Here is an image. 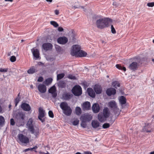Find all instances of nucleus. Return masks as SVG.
I'll return each instance as SVG.
<instances>
[{"mask_svg":"<svg viewBox=\"0 0 154 154\" xmlns=\"http://www.w3.org/2000/svg\"><path fill=\"white\" fill-rule=\"evenodd\" d=\"M109 19L108 18H100L97 20L96 24L97 27L100 29H103L109 26Z\"/></svg>","mask_w":154,"mask_h":154,"instance_id":"obj_1","label":"nucleus"},{"mask_svg":"<svg viewBox=\"0 0 154 154\" xmlns=\"http://www.w3.org/2000/svg\"><path fill=\"white\" fill-rule=\"evenodd\" d=\"M60 107L62 110L63 113L67 116H70L72 112L70 107L67 102H63L60 103Z\"/></svg>","mask_w":154,"mask_h":154,"instance_id":"obj_2","label":"nucleus"},{"mask_svg":"<svg viewBox=\"0 0 154 154\" xmlns=\"http://www.w3.org/2000/svg\"><path fill=\"white\" fill-rule=\"evenodd\" d=\"M16 116L18 122L20 123L19 126L22 125L25 122V114L22 112H19L17 114Z\"/></svg>","mask_w":154,"mask_h":154,"instance_id":"obj_3","label":"nucleus"},{"mask_svg":"<svg viewBox=\"0 0 154 154\" xmlns=\"http://www.w3.org/2000/svg\"><path fill=\"white\" fill-rule=\"evenodd\" d=\"M72 92L75 96H79L82 94V89L79 85L74 86L72 90Z\"/></svg>","mask_w":154,"mask_h":154,"instance_id":"obj_4","label":"nucleus"},{"mask_svg":"<svg viewBox=\"0 0 154 154\" xmlns=\"http://www.w3.org/2000/svg\"><path fill=\"white\" fill-rule=\"evenodd\" d=\"M45 116V110L42 108L40 107L38 110V118L42 123H43L45 121V119L44 118Z\"/></svg>","mask_w":154,"mask_h":154,"instance_id":"obj_5","label":"nucleus"},{"mask_svg":"<svg viewBox=\"0 0 154 154\" xmlns=\"http://www.w3.org/2000/svg\"><path fill=\"white\" fill-rule=\"evenodd\" d=\"M18 138L20 142L21 143L27 144L29 142V138L22 134H19Z\"/></svg>","mask_w":154,"mask_h":154,"instance_id":"obj_6","label":"nucleus"},{"mask_svg":"<svg viewBox=\"0 0 154 154\" xmlns=\"http://www.w3.org/2000/svg\"><path fill=\"white\" fill-rule=\"evenodd\" d=\"M33 122V119L32 118H30L28 120L26 124L28 129L32 134L34 133V128Z\"/></svg>","mask_w":154,"mask_h":154,"instance_id":"obj_7","label":"nucleus"},{"mask_svg":"<svg viewBox=\"0 0 154 154\" xmlns=\"http://www.w3.org/2000/svg\"><path fill=\"white\" fill-rule=\"evenodd\" d=\"M81 49L80 46L78 45H75L72 47V50L71 51V54L73 56H75L79 51Z\"/></svg>","mask_w":154,"mask_h":154,"instance_id":"obj_8","label":"nucleus"},{"mask_svg":"<svg viewBox=\"0 0 154 154\" xmlns=\"http://www.w3.org/2000/svg\"><path fill=\"white\" fill-rule=\"evenodd\" d=\"M138 66V63L136 62H134L129 65L128 68L130 70L133 71H135L137 70Z\"/></svg>","mask_w":154,"mask_h":154,"instance_id":"obj_9","label":"nucleus"},{"mask_svg":"<svg viewBox=\"0 0 154 154\" xmlns=\"http://www.w3.org/2000/svg\"><path fill=\"white\" fill-rule=\"evenodd\" d=\"M107 95L109 96L112 95H114L116 93V90L112 88H108L106 92Z\"/></svg>","mask_w":154,"mask_h":154,"instance_id":"obj_10","label":"nucleus"},{"mask_svg":"<svg viewBox=\"0 0 154 154\" xmlns=\"http://www.w3.org/2000/svg\"><path fill=\"white\" fill-rule=\"evenodd\" d=\"M68 41L67 38L65 37H60L57 39V42L60 44L64 45L66 44Z\"/></svg>","mask_w":154,"mask_h":154,"instance_id":"obj_11","label":"nucleus"},{"mask_svg":"<svg viewBox=\"0 0 154 154\" xmlns=\"http://www.w3.org/2000/svg\"><path fill=\"white\" fill-rule=\"evenodd\" d=\"M94 90L97 94H99L102 93V89L101 85L96 84L94 87Z\"/></svg>","mask_w":154,"mask_h":154,"instance_id":"obj_12","label":"nucleus"},{"mask_svg":"<svg viewBox=\"0 0 154 154\" xmlns=\"http://www.w3.org/2000/svg\"><path fill=\"white\" fill-rule=\"evenodd\" d=\"M42 47L44 50L47 51L52 49V45L51 43H44L42 45Z\"/></svg>","mask_w":154,"mask_h":154,"instance_id":"obj_13","label":"nucleus"},{"mask_svg":"<svg viewBox=\"0 0 154 154\" xmlns=\"http://www.w3.org/2000/svg\"><path fill=\"white\" fill-rule=\"evenodd\" d=\"M82 107L84 110H89L91 108L90 103L89 102H85L82 105Z\"/></svg>","mask_w":154,"mask_h":154,"instance_id":"obj_14","label":"nucleus"},{"mask_svg":"<svg viewBox=\"0 0 154 154\" xmlns=\"http://www.w3.org/2000/svg\"><path fill=\"white\" fill-rule=\"evenodd\" d=\"M73 96V95L69 93H66L62 95L63 98L65 100H69Z\"/></svg>","mask_w":154,"mask_h":154,"instance_id":"obj_15","label":"nucleus"},{"mask_svg":"<svg viewBox=\"0 0 154 154\" xmlns=\"http://www.w3.org/2000/svg\"><path fill=\"white\" fill-rule=\"evenodd\" d=\"M39 91L41 93H44L46 91V86L43 84H39L38 87Z\"/></svg>","mask_w":154,"mask_h":154,"instance_id":"obj_16","label":"nucleus"},{"mask_svg":"<svg viewBox=\"0 0 154 154\" xmlns=\"http://www.w3.org/2000/svg\"><path fill=\"white\" fill-rule=\"evenodd\" d=\"M119 103L122 108H123V105L125 104L126 103V98L123 96H120L119 98Z\"/></svg>","mask_w":154,"mask_h":154,"instance_id":"obj_17","label":"nucleus"},{"mask_svg":"<svg viewBox=\"0 0 154 154\" xmlns=\"http://www.w3.org/2000/svg\"><path fill=\"white\" fill-rule=\"evenodd\" d=\"M21 108L24 111H29L31 108L29 105L25 103H23L21 105Z\"/></svg>","mask_w":154,"mask_h":154,"instance_id":"obj_18","label":"nucleus"},{"mask_svg":"<svg viewBox=\"0 0 154 154\" xmlns=\"http://www.w3.org/2000/svg\"><path fill=\"white\" fill-rule=\"evenodd\" d=\"M92 108L93 111L95 113H97L100 111L99 105L97 103H95L93 105Z\"/></svg>","mask_w":154,"mask_h":154,"instance_id":"obj_19","label":"nucleus"},{"mask_svg":"<svg viewBox=\"0 0 154 154\" xmlns=\"http://www.w3.org/2000/svg\"><path fill=\"white\" fill-rule=\"evenodd\" d=\"M82 120H84L86 122L90 121L92 119V116L90 115L86 114L81 116Z\"/></svg>","mask_w":154,"mask_h":154,"instance_id":"obj_20","label":"nucleus"},{"mask_svg":"<svg viewBox=\"0 0 154 154\" xmlns=\"http://www.w3.org/2000/svg\"><path fill=\"white\" fill-rule=\"evenodd\" d=\"M107 118L104 116L102 113H99L98 116V119L101 122H103L105 121Z\"/></svg>","mask_w":154,"mask_h":154,"instance_id":"obj_21","label":"nucleus"},{"mask_svg":"<svg viewBox=\"0 0 154 154\" xmlns=\"http://www.w3.org/2000/svg\"><path fill=\"white\" fill-rule=\"evenodd\" d=\"M77 54L75 56H76L77 57H86L87 54L86 52L82 50H80V51H79Z\"/></svg>","mask_w":154,"mask_h":154,"instance_id":"obj_22","label":"nucleus"},{"mask_svg":"<svg viewBox=\"0 0 154 154\" xmlns=\"http://www.w3.org/2000/svg\"><path fill=\"white\" fill-rule=\"evenodd\" d=\"M87 91L88 95L92 97H94L95 94L92 88H89L87 89Z\"/></svg>","mask_w":154,"mask_h":154,"instance_id":"obj_23","label":"nucleus"},{"mask_svg":"<svg viewBox=\"0 0 154 154\" xmlns=\"http://www.w3.org/2000/svg\"><path fill=\"white\" fill-rule=\"evenodd\" d=\"M108 105L109 107L113 109L117 106V104L115 101L113 100L110 101L108 103Z\"/></svg>","mask_w":154,"mask_h":154,"instance_id":"obj_24","label":"nucleus"},{"mask_svg":"<svg viewBox=\"0 0 154 154\" xmlns=\"http://www.w3.org/2000/svg\"><path fill=\"white\" fill-rule=\"evenodd\" d=\"M102 113L106 118H108L109 115V110L108 108H105L103 110V112Z\"/></svg>","mask_w":154,"mask_h":154,"instance_id":"obj_25","label":"nucleus"},{"mask_svg":"<svg viewBox=\"0 0 154 154\" xmlns=\"http://www.w3.org/2000/svg\"><path fill=\"white\" fill-rule=\"evenodd\" d=\"M58 87L61 88H63L65 87L66 83L63 81H60L57 83Z\"/></svg>","mask_w":154,"mask_h":154,"instance_id":"obj_26","label":"nucleus"},{"mask_svg":"<svg viewBox=\"0 0 154 154\" xmlns=\"http://www.w3.org/2000/svg\"><path fill=\"white\" fill-rule=\"evenodd\" d=\"M91 125L92 127L94 128L98 127L100 125L99 123L97 121L93 120L92 121Z\"/></svg>","mask_w":154,"mask_h":154,"instance_id":"obj_27","label":"nucleus"},{"mask_svg":"<svg viewBox=\"0 0 154 154\" xmlns=\"http://www.w3.org/2000/svg\"><path fill=\"white\" fill-rule=\"evenodd\" d=\"M33 54L34 56L36 59L38 58L39 57V51L37 49H34L33 51Z\"/></svg>","mask_w":154,"mask_h":154,"instance_id":"obj_28","label":"nucleus"},{"mask_svg":"<svg viewBox=\"0 0 154 154\" xmlns=\"http://www.w3.org/2000/svg\"><path fill=\"white\" fill-rule=\"evenodd\" d=\"M53 81V79L51 78H49L46 79L44 82V84L46 85H48L51 84Z\"/></svg>","mask_w":154,"mask_h":154,"instance_id":"obj_29","label":"nucleus"},{"mask_svg":"<svg viewBox=\"0 0 154 154\" xmlns=\"http://www.w3.org/2000/svg\"><path fill=\"white\" fill-rule=\"evenodd\" d=\"M143 130L147 132H150L152 131V129L150 128V125H148L144 127Z\"/></svg>","mask_w":154,"mask_h":154,"instance_id":"obj_30","label":"nucleus"},{"mask_svg":"<svg viewBox=\"0 0 154 154\" xmlns=\"http://www.w3.org/2000/svg\"><path fill=\"white\" fill-rule=\"evenodd\" d=\"M75 112L77 115H80L82 113V110L81 108L78 106L76 107L75 109Z\"/></svg>","mask_w":154,"mask_h":154,"instance_id":"obj_31","label":"nucleus"},{"mask_svg":"<svg viewBox=\"0 0 154 154\" xmlns=\"http://www.w3.org/2000/svg\"><path fill=\"white\" fill-rule=\"evenodd\" d=\"M113 110L115 115H119L120 114V111L118 107L117 106L113 109Z\"/></svg>","mask_w":154,"mask_h":154,"instance_id":"obj_32","label":"nucleus"},{"mask_svg":"<svg viewBox=\"0 0 154 154\" xmlns=\"http://www.w3.org/2000/svg\"><path fill=\"white\" fill-rule=\"evenodd\" d=\"M116 67L119 70H122L124 71H126V69L125 67H122L120 65L117 64L116 65Z\"/></svg>","mask_w":154,"mask_h":154,"instance_id":"obj_33","label":"nucleus"},{"mask_svg":"<svg viewBox=\"0 0 154 154\" xmlns=\"http://www.w3.org/2000/svg\"><path fill=\"white\" fill-rule=\"evenodd\" d=\"M5 120L4 117L2 116H0V126H2L5 124Z\"/></svg>","mask_w":154,"mask_h":154,"instance_id":"obj_34","label":"nucleus"},{"mask_svg":"<svg viewBox=\"0 0 154 154\" xmlns=\"http://www.w3.org/2000/svg\"><path fill=\"white\" fill-rule=\"evenodd\" d=\"M56 88L55 86H53L51 87L49 90L48 92L50 93H54V92H56Z\"/></svg>","mask_w":154,"mask_h":154,"instance_id":"obj_35","label":"nucleus"},{"mask_svg":"<svg viewBox=\"0 0 154 154\" xmlns=\"http://www.w3.org/2000/svg\"><path fill=\"white\" fill-rule=\"evenodd\" d=\"M112 85L114 87L116 88L117 87H119L120 86V84L119 82L117 81H115L112 82Z\"/></svg>","mask_w":154,"mask_h":154,"instance_id":"obj_36","label":"nucleus"},{"mask_svg":"<svg viewBox=\"0 0 154 154\" xmlns=\"http://www.w3.org/2000/svg\"><path fill=\"white\" fill-rule=\"evenodd\" d=\"M35 72V68H32L29 69L27 71V72L29 74H32Z\"/></svg>","mask_w":154,"mask_h":154,"instance_id":"obj_37","label":"nucleus"},{"mask_svg":"<svg viewBox=\"0 0 154 154\" xmlns=\"http://www.w3.org/2000/svg\"><path fill=\"white\" fill-rule=\"evenodd\" d=\"M65 74L63 73L58 74L57 76V80H60L64 77Z\"/></svg>","mask_w":154,"mask_h":154,"instance_id":"obj_38","label":"nucleus"},{"mask_svg":"<svg viewBox=\"0 0 154 154\" xmlns=\"http://www.w3.org/2000/svg\"><path fill=\"white\" fill-rule=\"evenodd\" d=\"M82 120V121L81 123V126L84 128H86L87 126V124L86 123V121L83 120Z\"/></svg>","mask_w":154,"mask_h":154,"instance_id":"obj_39","label":"nucleus"},{"mask_svg":"<svg viewBox=\"0 0 154 154\" xmlns=\"http://www.w3.org/2000/svg\"><path fill=\"white\" fill-rule=\"evenodd\" d=\"M50 23L51 25L55 27H57L58 26V24L55 21H51Z\"/></svg>","mask_w":154,"mask_h":154,"instance_id":"obj_40","label":"nucleus"},{"mask_svg":"<svg viewBox=\"0 0 154 154\" xmlns=\"http://www.w3.org/2000/svg\"><path fill=\"white\" fill-rule=\"evenodd\" d=\"M20 97H17L15 100V106H17L18 103H19L20 100Z\"/></svg>","mask_w":154,"mask_h":154,"instance_id":"obj_41","label":"nucleus"},{"mask_svg":"<svg viewBox=\"0 0 154 154\" xmlns=\"http://www.w3.org/2000/svg\"><path fill=\"white\" fill-rule=\"evenodd\" d=\"M110 127V125L108 123H105L103 125V128L106 129L109 128Z\"/></svg>","mask_w":154,"mask_h":154,"instance_id":"obj_42","label":"nucleus"},{"mask_svg":"<svg viewBox=\"0 0 154 154\" xmlns=\"http://www.w3.org/2000/svg\"><path fill=\"white\" fill-rule=\"evenodd\" d=\"M79 121L78 119H76L73 121L72 123V124L73 125H77L79 123Z\"/></svg>","mask_w":154,"mask_h":154,"instance_id":"obj_43","label":"nucleus"},{"mask_svg":"<svg viewBox=\"0 0 154 154\" xmlns=\"http://www.w3.org/2000/svg\"><path fill=\"white\" fill-rule=\"evenodd\" d=\"M8 68H1L0 69V71L2 72H8Z\"/></svg>","mask_w":154,"mask_h":154,"instance_id":"obj_44","label":"nucleus"},{"mask_svg":"<svg viewBox=\"0 0 154 154\" xmlns=\"http://www.w3.org/2000/svg\"><path fill=\"white\" fill-rule=\"evenodd\" d=\"M48 115L51 118H53L54 117V115L53 112L51 110L48 112Z\"/></svg>","mask_w":154,"mask_h":154,"instance_id":"obj_45","label":"nucleus"},{"mask_svg":"<svg viewBox=\"0 0 154 154\" xmlns=\"http://www.w3.org/2000/svg\"><path fill=\"white\" fill-rule=\"evenodd\" d=\"M10 60L12 62H15L16 60V57L14 56H11L10 59Z\"/></svg>","mask_w":154,"mask_h":154,"instance_id":"obj_46","label":"nucleus"},{"mask_svg":"<svg viewBox=\"0 0 154 154\" xmlns=\"http://www.w3.org/2000/svg\"><path fill=\"white\" fill-rule=\"evenodd\" d=\"M67 78L71 79H75V77L72 75H69L68 76Z\"/></svg>","mask_w":154,"mask_h":154,"instance_id":"obj_47","label":"nucleus"},{"mask_svg":"<svg viewBox=\"0 0 154 154\" xmlns=\"http://www.w3.org/2000/svg\"><path fill=\"white\" fill-rule=\"evenodd\" d=\"M10 125H11L14 126V125L15 124V122L14 120V119L13 118H11L10 119Z\"/></svg>","mask_w":154,"mask_h":154,"instance_id":"obj_48","label":"nucleus"},{"mask_svg":"<svg viewBox=\"0 0 154 154\" xmlns=\"http://www.w3.org/2000/svg\"><path fill=\"white\" fill-rule=\"evenodd\" d=\"M111 31L112 32L113 34L116 33V31L112 25L111 26Z\"/></svg>","mask_w":154,"mask_h":154,"instance_id":"obj_49","label":"nucleus"},{"mask_svg":"<svg viewBox=\"0 0 154 154\" xmlns=\"http://www.w3.org/2000/svg\"><path fill=\"white\" fill-rule=\"evenodd\" d=\"M147 5L149 7H153L154 6V2L148 3Z\"/></svg>","mask_w":154,"mask_h":154,"instance_id":"obj_50","label":"nucleus"},{"mask_svg":"<svg viewBox=\"0 0 154 154\" xmlns=\"http://www.w3.org/2000/svg\"><path fill=\"white\" fill-rule=\"evenodd\" d=\"M44 79L42 77H40L38 79L37 81L38 82H42L43 81Z\"/></svg>","mask_w":154,"mask_h":154,"instance_id":"obj_51","label":"nucleus"},{"mask_svg":"<svg viewBox=\"0 0 154 154\" xmlns=\"http://www.w3.org/2000/svg\"><path fill=\"white\" fill-rule=\"evenodd\" d=\"M29 150L30 151H32L34 149H36L38 148V146H35L34 147H33L32 148H29Z\"/></svg>","mask_w":154,"mask_h":154,"instance_id":"obj_52","label":"nucleus"},{"mask_svg":"<svg viewBox=\"0 0 154 154\" xmlns=\"http://www.w3.org/2000/svg\"><path fill=\"white\" fill-rule=\"evenodd\" d=\"M58 30L60 32H62L63 31V29L62 27H59L58 28Z\"/></svg>","mask_w":154,"mask_h":154,"instance_id":"obj_53","label":"nucleus"},{"mask_svg":"<svg viewBox=\"0 0 154 154\" xmlns=\"http://www.w3.org/2000/svg\"><path fill=\"white\" fill-rule=\"evenodd\" d=\"M38 134L39 131H38V130L37 131H34V133H33V134H34L35 136H36Z\"/></svg>","mask_w":154,"mask_h":154,"instance_id":"obj_54","label":"nucleus"},{"mask_svg":"<svg viewBox=\"0 0 154 154\" xmlns=\"http://www.w3.org/2000/svg\"><path fill=\"white\" fill-rule=\"evenodd\" d=\"M51 94H52V97H57V94L55 92H54V93H51Z\"/></svg>","mask_w":154,"mask_h":154,"instance_id":"obj_55","label":"nucleus"},{"mask_svg":"<svg viewBox=\"0 0 154 154\" xmlns=\"http://www.w3.org/2000/svg\"><path fill=\"white\" fill-rule=\"evenodd\" d=\"M56 48L58 51H60L61 50V48L58 46H56L55 47Z\"/></svg>","mask_w":154,"mask_h":154,"instance_id":"obj_56","label":"nucleus"},{"mask_svg":"<svg viewBox=\"0 0 154 154\" xmlns=\"http://www.w3.org/2000/svg\"><path fill=\"white\" fill-rule=\"evenodd\" d=\"M55 13L56 15H58L59 14V11L57 10H56L55 11Z\"/></svg>","mask_w":154,"mask_h":154,"instance_id":"obj_57","label":"nucleus"},{"mask_svg":"<svg viewBox=\"0 0 154 154\" xmlns=\"http://www.w3.org/2000/svg\"><path fill=\"white\" fill-rule=\"evenodd\" d=\"M74 8H79L80 7H81L82 8L84 9V7L83 6H81L79 7H77L75 6H73Z\"/></svg>","mask_w":154,"mask_h":154,"instance_id":"obj_58","label":"nucleus"},{"mask_svg":"<svg viewBox=\"0 0 154 154\" xmlns=\"http://www.w3.org/2000/svg\"><path fill=\"white\" fill-rule=\"evenodd\" d=\"M29 151V148H28V149H24L23 151V152H26L28 151Z\"/></svg>","mask_w":154,"mask_h":154,"instance_id":"obj_59","label":"nucleus"},{"mask_svg":"<svg viewBox=\"0 0 154 154\" xmlns=\"http://www.w3.org/2000/svg\"><path fill=\"white\" fill-rule=\"evenodd\" d=\"M84 154H92V153L90 152H85Z\"/></svg>","mask_w":154,"mask_h":154,"instance_id":"obj_60","label":"nucleus"},{"mask_svg":"<svg viewBox=\"0 0 154 154\" xmlns=\"http://www.w3.org/2000/svg\"><path fill=\"white\" fill-rule=\"evenodd\" d=\"M2 109L1 106L0 105V113L2 111Z\"/></svg>","mask_w":154,"mask_h":154,"instance_id":"obj_61","label":"nucleus"},{"mask_svg":"<svg viewBox=\"0 0 154 154\" xmlns=\"http://www.w3.org/2000/svg\"><path fill=\"white\" fill-rule=\"evenodd\" d=\"M5 1H8L12 2L13 1V0H5Z\"/></svg>","mask_w":154,"mask_h":154,"instance_id":"obj_62","label":"nucleus"},{"mask_svg":"<svg viewBox=\"0 0 154 154\" xmlns=\"http://www.w3.org/2000/svg\"><path fill=\"white\" fill-rule=\"evenodd\" d=\"M46 1L47 2H52V0H46Z\"/></svg>","mask_w":154,"mask_h":154,"instance_id":"obj_63","label":"nucleus"},{"mask_svg":"<svg viewBox=\"0 0 154 154\" xmlns=\"http://www.w3.org/2000/svg\"><path fill=\"white\" fill-rule=\"evenodd\" d=\"M150 154H154V151L153 152H151L150 153Z\"/></svg>","mask_w":154,"mask_h":154,"instance_id":"obj_64","label":"nucleus"}]
</instances>
